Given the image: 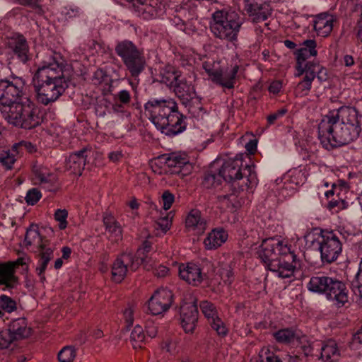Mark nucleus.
Returning <instances> with one entry per match:
<instances>
[{"label": "nucleus", "instance_id": "dca6fc26", "mask_svg": "<svg viewBox=\"0 0 362 362\" xmlns=\"http://www.w3.org/2000/svg\"><path fill=\"white\" fill-rule=\"evenodd\" d=\"M349 291L346 284L335 279L331 291L328 292L327 300L331 301L337 308L348 307L350 305Z\"/></svg>", "mask_w": 362, "mask_h": 362}, {"label": "nucleus", "instance_id": "b1692460", "mask_svg": "<svg viewBox=\"0 0 362 362\" xmlns=\"http://www.w3.org/2000/svg\"><path fill=\"white\" fill-rule=\"evenodd\" d=\"M169 88L182 100L189 101L192 99V95L194 93V87L182 77V74Z\"/></svg>", "mask_w": 362, "mask_h": 362}, {"label": "nucleus", "instance_id": "de8ad7c7", "mask_svg": "<svg viewBox=\"0 0 362 362\" xmlns=\"http://www.w3.org/2000/svg\"><path fill=\"white\" fill-rule=\"evenodd\" d=\"M39 185L49 192H56L59 188L57 177L54 174L49 175V178L44 180Z\"/></svg>", "mask_w": 362, "mask_h": 362}, {"label": "nucleus", "instance_id": "ea45409f", "mask_svg": "<svg viewBox=\"0 0 362 362\" xmlns=\"http://www.w3.org/2000/svg\"><path fill=\"white\" fill-rule=\"evenodd\" d=\"M199 307L205 317L207 318L208 322L218 317L216 308L211 302L203 300L200 303Z\"/></svg>", "mask_w": 362, "mask_h": 362}, {"label": "nucleus", "instance_id": "a19ab883", "mask_svg": "<svg viewBox=\"0 0 362 362\" xmlns=\"http://www.w3.org/2000/svg\"><path fill=\"white\" fill-rule=\"evenodd\" d=\"M62 14L64 16L66 21H69L81 18L83 16V12L78 6H69L64 7L62 12Z\"/></svg>", "mask_w": 362, "mask_h": 362}, {"label": "nucleus", "instance_id": "7ed1b4c3", "mask_svg": "<svg viewBox=\"0 0 362 362\" xmlns=\"http://www.w3.org/2000/svg\"><path fill=\"white\" fill-rule=\"evenodd\" d=\"M144 110L157 129L166 136L173 137L186 129V117L180 112L177 103L172 98L149 100Z\"/></svg>", "mask_w": 362, "mask_h": 362}, {"label": "nucleus", "instance_id": "79ce46f5", "mask_svg": "<svg viewBox=\"0 0 362 362\" xmlns=\"http://www.w3.org/2000/svg\"><path fill=\"white\" fill-rule=\"evenodd\" d=\"M130 339L132 341L134 348L141 347V344L144 342L145 339V334L143 328L140 325H137L134 327L130 335Z\"/></svg>", "mask_w": 362, "mask_h": 362}, {"label": "nucleus", "instance_id": "052dcab7", "mask_svg": "<svg viewBox=\"0 0 362 362\" xmlns=\"http://www.w3.org/2000/svg\"><path fill=\"white\" fill-rule=\"evenodd\" d=\"M151 250V243L148 241L145 240L143 244L142 247L139 248L137 250V252L135 255H134V257H144V262L146 261V259L147 257L146 253H148Z\"/></svg>", "mask_w": 362, "mask_h": 362}, {"label": "nucleus", "instance_id": "bb28decb", "mask_svg": "<svg viewBox=\"0 0 362 362\" xmlns=\"http://www.w3.org/2000/svg\"><path fill=\"white\" fill-rule=\"evenodd\" d=\"M238 70V64L234 65L229 71L220 69L218 76L214 78V83L228 89L233 88Z\"/></svg>", "mask_w": 362, "mask_h": 362}, {"label": "nucleus", "instance_id": "423d86ee", "mask_svg": "<svg viewBox=\"0 0 362 362\" xmlns=\"http://www.w3.org/2000/svg\"><path fill=\"white\" fill-rule=\"evenodd\" d=\"M244 154H238L233 159H228L219 169L220 176L226 182H235L243 181L239 185L240 189H252L257 185L258 179L255 171V165H243Z\"/></svg>", "mask_w": 362, "mask_h": 362}, {"label": "nucleus", "instance_id": "774afa93", "mask_svg": "<svg viewBox=\"0 0 362 362\" xmlns=\"http://www.w3.org/2000/svg\"><path fill=\"white\" fill-rule=\"evenodd\" d=\"M169 272V269L164 265H158L154 269V274L158 277H164Z\"/></svg>", "mask_w": 362, "mask_h": 362}, {"label": "nucleus", "instance_id": "f704fd0d", "mask_svg": "<svg viewBox=\"0 0 362 362\" xmlns=\"http://www.w3.org/2000/svg\"><path fill=\"white\" fill-rule=\"evenodd\" d=\"M141 4L144 6L143 10L148 13L151 17L156 18L160 16L165 8L162 0H140Z\"/></svg>", "mask_w": 362, "mask_h": 362}, {"label": "nucleus", "instance_id": "cd10ccee", "mask_svg": "<svg viewBox=\"0 0 362 362\" xmlns=\"http://www.w3.org/2000/svg\"><path fill=\"white\" fill-rule=\"evenodd\" d=\"M340 350L333 339L325 341L321 347V358L325 362H339Z\"/></svg>", "mask_w": 362, "mask_h": 362}, {"label": "nucleus", "instance_id": "864d4df0", "mask_svg": "<svg viewBox=\"0 0 362 362\" xmlns=\"http://www.w3.org/2000/svg\"><path fill=\"white\" fill-rule=\"evenodd\" d=\"M92 81L94 84L97 85L102 84L103 83L107 84L108 82L112 81L106 72L101 69H99L94 72Z\"/></svg>", "mask_w": 362, "mask_h": 362}, {"label": "nucleus", "instance_id": "3c124183", "mask_svg": "<svg viewBox=\"0 0 362 362\" xmlns=\"http://www.w3.org/2000/svg\"><path fill=\"white\" fill-rule=\"evenodd\" d=\"M214 62H204L202 64V67L207 73L211 81L214 83V78L218 76V73L220 71V68L216 66Z\"/></svg>", "mask_w": 362, "mask_h": 362}, {"label": "nucleus", "instance_id": "6e6d98bb", "mask_svg": "<svg viewBox=\"0 0 362 362\" xmlns=\"http://www.w3.org/2000/svg\"><path fill=\"white\" fill-rule=\"evenodd\" d=\"M68 212L66 209H57L54 213V218L59 222V228L64 230L67 226Z\"/></svg>", "mask_w": 362, "mask_h": 362}, {"label": "nucleus", "instance_id": "6e6552de", "mask_svg": "<svg viewBox=\"0 0 362 362\" xmlns=\"http://www.w3.org/2000/svg\"><path fill=\"white\" fill-rule=\"evenodd\" d=\"M115 52L121 59L131 77L134 80L139 78L147 66L143 49L131 40H124L116 44Z\"/></svg>", "mask_w": 362, "mask_h": 362}, {"label": "nucleus", "instance_id": "393cba45", "mask_svg": "<svg viewBox=\"0 0 362 362\" xmlns=\"http://www.w3.org/2000/svg\"><path fill=\"white\" fill-rule=\"evenodd\" d=\"M334 19L331 15L321 13L313 21L314 30L317 34L322 37H326L332 32Z\"/></svg>", "mask_w": 362, "mask_h": 362}, {"label": "nucleus", "instance_id": "f257e3e1", "mask_svg": "<svg viewBox=\"0 0 362 362\" xmlns=\"http://www.w3.org/2000/svg\"><path fill=\"white\" fill-rule=\"evenodd\" d=\"M25 82L22 78L0 79V112L14 127L34 129L42 122L39 107L25 95Z\"/></svg>", "mask_w": 362, "mask_h": 362}, {"label": "nucleus", "instance_id": "9b49d317", "mask_svg": "<svg viewBox=\"0 0 362 362\" xmlns=\"http://www.w3.org/2000/svg\"><path fill=\"white\" fill-rule=\"evenodd\" d=\"M144 257H134L131 252L122 253L112 264V280L116 283H120L129 272H135L144 263Z\"/></svg>", "mask_w": 362, "mask_h": 362}, {"label": "nucleus", "instance_id": "c03bdc74", "mask_svg": "<svg viewBox=\"0 0 362 362\" xmlns=\"http://www.w3.org/2000/svg\"><path fill=\"white\" fill-rule=\"evenodd\" d=\"M210 327L216 331L220 337H225L228 334V328L225 325L222 320L218 316L208 322Z\"/></svg>", "mask_w": 362, "mask_h": 362}, {"label": "nucleus", "instance_id": "603ef678", "mask_svg": "<svg viewBox=\"0 0 362 362\" xmlns=\"http://www.w3.org/2000/svg\"><path fill=\"white\" fill-rule=\"evenodd\" d=\"M41 197L40 191L37 188H32L27 192L25 199L28 205H35Z\"/></svg>", "mask_w": 362, "mask_h": 362}, {"label": "nucleus", "instance_id": "37998d69", "mask_svg": "<svg viewBox=\"0 0 362 362\" xmlns=\"http://www.w3.org/2000/svg\"><path fill=\"white\" fill-rule=\"evenodd\" d=\"M221 178L219 172L217 175L212 173H207L204 176L202 185L207 189L215 187L221 184Z\"/></svg>", "mask_w": 362, "mask_h": 362}, {"label": "nucleus", "instance_id": "5701e85b", "mask_svg": "<svg viewBox=\"0 0 362 362\" xmlns=\"http://www.w3.org/2000/svg\"><path fill=\"white\" fill-rule=\"evenodd\" d=\"M0 285L4 286V291L15 288L18 285L13 263H0Z\"/></svg>", "mask_w": 362, "mask_h": 362}, {"label": "nucleus", "instance_id": "72a5a7b5", "mask_svg": "<svg viewBox=\"0 0 362 362\" xmlns=\"http://www.w3.org/2000/svg\"><path fill=\"white\" fill-rule=\"evenodd\" d=\"M103 223L106 230L115 236L116 240L122 238V227L119 223L111 214H105L103 216Z\"/></svg>", "mask_w": 362, "mask_h": 362}, {"label": "nucleus", "instance_id": "f3484780", "mask_svg": "<svg viewBox=\"0 0 362 362\" xmlns=\"http://www.w3.org/2000/svg\"><path fill=\"white\" fill-rule=\"evenodd\" d=\"M179 276L189 284L197 286L202 282L204 274L198 264L188 262L179 266Z\"/></svg>", "mask_w": 362, "mask_h": 362}, {"label": "nucleus", "instance_id": "473e14b6", "mask_svg": "<svg viewBox=\"0 0 362 362\" xmlns=\"http://www.w3.org/2000/svg\"><path fill=\"white\" fill-rule=\"evenodd\" d=\"M38 252V263L36 267V272L37 274L45 273L47 264L51 259L54 257V250L49 246L44 247L37 251Z\"/></svg>", "mask_w": 362, "mask_h": 362}, {"label": "nucleus", "instance_id": "c756f323", "mask_svg": "<svg viewBox=\"0 0 362 362\" xmlns=\"http://www.w3.org/2000/svg\"><path fill=\"white\" fill-rule=\"evenodd\" d=\"M8 329L16 341L29 337L31 331L30 328L28 327L25 318L13 320Z\"/></svg>", "mask_w": 362, "mask_h": 362}, {"label": "nucleus", "instance_id": "8fccbe9b", "mask_svg": "<svg viewBox=\"0 0 362 362\" xmlns=\"http://www.w3.org/2000/svg\"><path fill=\"white\" fill-rule=\"evenodd\" d=\"M15 340L8 329L0 332V349H7Z\"/></svg>", "mask_w": 362, "mask_h": 362}, {"label": "nucleus", "instance_id": "f8f14e48", "mask_svg": "<svg viewBox=\"0 0 362 362\" xmlns=\"http://www.w3.org/2000/svg\"><path fill=\"white\" fill-rule=\"evenodd\" d=\"M159 159L168 168L169 173L180 175V177L190 174L193 168L186 154L174 152L163 154Z\"/></svg>", "mask_w": 362, "mask_h": 362}, {"label": "nucleus", "instance_id": "a211bd4d", "mask_svg": "<svg viewBox=\"0 0 362 362\" xmlns=\"http://www.w3.org/2000/svg\"><path fill=\"white\" fill-rule=\"evenodd\" d=\"M197 300L181 306V325L186 333H192L198 320Z\"/></svg>", "mask_w": 362, "mask_h": 362}, {"label": "nucleus", "instance_id": "1a4fd4ad", "mask_svg": "<svg viewBox=\"0 0 362 362\" xmlns=\"http://www.w3.org/2000/svg\"><path fill=\"white\" fill-rule=\"evenodd\" d=\"M322 117H327V121L325 123L326 129H331L334 122H341L342 124L351 126L356 129L362 131L361 119L362 114L354 106L343 105L338 109L329 110Z\"/></svg>", "mask_w": 362, "mask_h": 362}, {"label": "nucleus", "instance_id": "20e7f679", "mask_svg": "<svg viewBox=\"0 0 362 362\" xmlns=\"http://www.w3.org/2000/svg\"><path fill=\"white\" fill-rule=\"evenodd\" d=\"M256 254L265 267L277 276L287 279L294 276L297 266L296 255L288 245L274 238L264 239Z\"/></svg>", "mask_w": 362, "mask_h": 362}, {"label": "nucleus", "instance_id": "09e8293b", "mask_svg": "<svg viewBox=\"0 0 362 362\" xmlns=\"http://www.w3.org/2000/svg\"><path fill=\"white\" fill-rule=\"evenodd\" d=\"M173 216L172 211H170L166 216L159 218L156 221L157 228H160L163 232L166 233L170 228Z\"/></svg>", "mask_w": 362, "mask_h": 362}, {"label": "nucleus", "instance_id": "7c9ffc66", "mask_svg": "<svg viewBox=\"0 0 362 362\" xmlns=\"http://www.w3.org/2000/svg\"><path fill=\"white\" fill-rule=\"evenodd\" d=\"M228 234L223 229H214L210 232L204 240L207 250H215L226 241Z\"/></svg>", "mask_w": 362, "mask_h": 362}, {"label": "nucleus", "instance_id": "9d476101", "mask_svg": "<svg viewBox=\"0 0 362 362\" xmlns=\"http://www.w3.org/2000/svg\"><path fill=\"white\" fill-rule=\"evenodd\" d=\"M317 241L322 262L330 264L336 261L342 251V243L337 234L333 231H322Z\"/></svg>", "mask_w": 362, "mask_h": 362}, {"label": "nucleus", "instance_id": "58836bf2", "mask_svg": "<svg viewBox=\"0 0 362 362\" xmlns=\"http://www.w3.org/2000/svg\"><path fill=\"white\" fill-rule=\"evenodd\" d=\"M16 160L15 154L8 148H0V162L6 169H11Z\"/></svg>", "mask_w": 362, "mask_h": 362}, {"label": "nucleus", "instance_id": "a878e982", "mask_svg": "<svg viewBox=\"0 0 362 362\" xmlns=\"http://www.w3.org/2000/svg\"><path fill=\"white\" fill-rule=\"evenodd\" d=\"M317 43L314 40H306L303 42V47L295 51L296 63L301 69L300 63H304L310 57H315L317 54L316 49Z\"/></svg>", "mask_w": 362, "mask_h": 362}, {"label": "nucleus", "instance_id": "49530a36", "mask_svg": "<svg viewBox=\"0 0 362 362\" xmlns=\"http://www.w3.org/2000/svg\"><path fill=\"white\" fill-rule=\"evenodd\" d=\"M76 350L74 347H64L58 354L59 362H73L76 357Z\"/></svg>", "mask_w": 362, "mask_h": 362}, {"label": "nucleus", "instance_id": "4d7b16f0", "mask_svg": "<svg viewBox=\"0 0 362 362\" xmlns=\"http://www.w3.org/2000/svg\"><path fill=\"white\" fill-rule=\"evenodd\" d=\"M217 199L219 203L223 206L230 208L234 206V202L236 201L237 196L235 194H227L218 195Z\"/></svg>", "mask_w": 362, "mask_h": 362}, {"label": "nucleus", "instance_id": "c9c22d12", "mask_svg": "<svg viewBox=\"0 0 362 362\" xmlns=\"http://www.w3.org/2000/svg\"><path fill=\"white\" fill-rule=\"evenodd\" d=\"M329 276L324 274H317L310 277L307 288L308 291L317 294L323 292V287L327 285V280Z\"/></svg>", "mask_w": 362, "mask_h": 362}, {"label": "nucleus", "instance_id": "0eeeda50", "mask_svg": "<svg viewBox=\"0 0 362 362\" xmlns=\"http://www.w3.org/2000/svg\"><path fill=\"white\" fill-rule=\"evenodd\" d=\"M210 30L216 38L227 42H235L245 19L238 12L233 10H218L213 15Z\"/></svg>", "mask_w": 362, "mask_h": 362}, {"label": "nucleus", "instance_id": "6ab92c4d", "mask_svg": "<svg viewBox=\"0 0 362 362\" xmlns=\"http://www.w3.org/2000/svg\"><path fill=\"white\" fill-rule=\"evenodd\" d=\"M8 48L13 55L23 64L28 62L31 58L28 43L22 35H18L12 38L8 42Z\"/></svg>", "mask_w": 362, "mask_h": 362}, {"label": "nucleus", "instance_id": "412c9836", "mask_svg": "<svg viewBox=\"0 0 362 362\" xmlns=\"http://www.w3.org/2000/svg\"><path fill=\"white\" fill-rule=\"evenodd\" d=\"M88 151L87 148H83L70 154L66 160V169L72 174L81 175L86 163Z\"/></svg>", "mask_w": 362, "mask_h": 362}, {"label": "nucleus", "instance_id": "aec40b11", "mask_svg": "<svg viewBox=\"0 0 362 362\" xmlns=\"http://www.w3.org/2000/svg\"><path fill=\"white\" fill-rule=\"evenodd\" d=\"M24 245L27 248L32 245L36 246L38 251L49 246L50 241L41 235L37 225L32 223L26 230Z\"/></svg>", "mask_w": 362, "mask_h": 362}, {"label": "nucleus", "instance_id": "f03ea898", "mask_svg": "<svg viewBox=\"0 0 362 362\" xmlns=\"http://www.w3.org/2000/svg\"><path fill=\"white\" fill-rule=\"evenodd\" d=\"M64 60L57 52L50 54L42 62L35 76V90L38 103L47 105L56 101L68 87L64 76Z\"/></svg>", "mask_w": 362, "mask_h": 362}, {"label": "nucleus", "instance_id": "4468645a", "mask_svg": "<svg viewBox=\"0 0 362 362\" xmlns=\"http://www.w3.org/2000/svg\"><path fill=\"white\" fill-rule=\"evenodd\" d=\"M173 302L172 291L168 288H160L148 300V309L152 315H160L167 311Z\"/></svg>", "mask_w": 362, "mask_h": 362}, {"label": "nucleus", "instance_id": "13d9d810", "mask_svg": "<svg viewBox=\"0 0 362 362\" xmlns=\"http://www.w3.org/2000/svg\"><path fill=\"white\" fill-rule=\"evenodd\" d=\"M161 199H162V202H163V208L165 211L170 209V207L172 206V204H173V202L175 201V197H174L173 194H172L169 190H165L163 193V194L161 196Z\"/></svg>", "mask_w": 362, "mask_h": 362}, {"label": "nucleus", "instance_id": "a18cd8bd", "mask_svg": "<svg viewBox=\"0 0 362 362\" xmlns=\"http://www.w3.org/2000/svg\"><path fill=\"white\" fill-rule=\"evenodd\" d=\"M0 307L4 311L11 313L17 309V303L15 300L6 295L0 296Z\"/></svg>", "mask_w": 362, "mask_h": 362}, {"label": "nucleus", "instance_id": "4c0bfd02", "mask_svg": "<svg viewBox=\"0 0 362 362\" xmlns=\"http://www.w3.org/2000/svg\"><path fill=\"white\" fill-rule=\"evenodd\" d=\"M32 170L35 176V180L38 184L44 181V180L49 178V175L54 174L47 168L37 163L33 165Z\"/></svg>", "mask_w": 362, "mask_h": 362}, {"label": "nucleus", "instance_id": "2f4dec72", "mask_svg": "<svg viewBox=\"0 0 362 362\" xmlns=\"http://www.w3.org/2000/svg\"><path fill=\"white\" fill-rule=\"evenodd\" d=\"M272 337L276 342L284 344L293 343L299 338L296 329L293 327L284 328L274 332L272 333Z\"/></svg>", "mask_w": 362, "mask_h": 362}, {"label": "nucleus", "instance_id": "338daca9", "mask_svg": "<svg viewBox=\"0 0 362 362\" xmlns=\"http://www.w3.org/2000/svg\"><path fill=\"white\" fill-rule=\"evenodd\" d=\"M16 2L23 6H28L34 9L41 10L37 0H16Z\"/></svg>", "mask_w": 362, "mask_h": 362}, {"label": "nucleus", "instance_id": "4be33fe9", "mask_svg": "<svg viewBox=\"0 0 362 362\" xmlns=\"http://www.w3.org/2000/svg\"><path fill=\"white\" fill-rule=\"evenodd\" d=\"M185 226L189 231L195 235H200L206 229V221L202 216V213L198 209H192L185 219Z\"/></svg>", "mask_w": 362, "mask_h": 362}, {"label": "nucleus", "instance_id": "69168bd1", "mask_svg": "<svg viewBox=\"0 0 362 362\" xmlns=\"http://www.w3.org/2000/svg\"><path fill=\"white\" fill-rule=\"evenodd\" d=\"M23 144H22V141L14 144L11 148L9 149L10 151H12L15 154V158L17 159V158L21 157L23 154Z\"/></svg>", "mask_w": 362, "mask_h": 362}, {"label": "nucleus", "instance_id": "bf43d9fd", "mask_svg": "<svg viewBox=\"0 0 362 362\" xmlns=\"http://www.w3.org/2000/svg\"><path fill=\"white\" fill-rule=\"evenodd\" d=\"M124 319L126 323L127 328H129L133 325L134 322V309L131 305H128L123 311Z\"/></svg>", "mask_w": 362, "mask_h": 362}, {"label": "nucleus", "instance_id": "ddd939ff", "mask_svg": "<svg viewBox=\"0 0 362 362\" xmlns=\"http://www.w3.org/2000/svg\"><path fill=\"white\" fill-rule=\"evenodd\" d=\"M243 9L254 23L267 21L272 13L270 3L263 0H244Z\"/></svg>", "mask_w": 362, "mask_h": 362}, {"label": "nucleus", "instance_id": "5fc2aeb1", "mask_svg": "<svg viewBox=\"0 0 362 362\" xmlns=\"http://www.w3.org/2000/svg\"><path fill=\"white\" fill-rule=\"evenodd\" d=\"M188 110L193 117H199L202 115L204 108L201 104V101L196 98L194 100H191Z\"/></svg>", "mask_w": 362, "mask_h": 362}, {"label": "nucleus", "instance_id": "0e129e2a", "mask_svg": "<svg viewBox=\"0 0 362 362\" xmlns=\"http://www.w3.org/2000/svg\"><path fill=\"white\" fill-rule=\"evenodd\" d=\"M221 275L226 283L230 284L233 282V272L229 267L222 269Z\"/></svg>", "mask_w": 362, "mask_h": 362}, {"label": "nucleus", "instance_id": "e433bc0d", "mask_svg": "<svg viewBox=\"0 0 362 362\" xmlns=\"http://www.w3.org/2000/svg\"><path fill=\"white\" fill-rule=\"evenodd\" d=\"M132 100L131 93L127 90H122L117 93L113 95L115 103L112 105L114 112H120L121 109L130 103Z\"/></svg>", "mask_w": 362, "mask_h": 362}, {"label": "nucleus", "instance_id": "2eb2a0df", "mask_svg": "<svg viewBox=\"0 0 362 362\" xmlns=\"http://www.w3.org/2000/svg\"><path fill=\"white\" fill-rule=\"evenodd\" d=\"M319 66L320 64L317 62H308L305 64V62L300 63V69L298 66V64H296V73L295 76L299 77L305 74L303 79L298 83L297 88L302 92H305V94L311 89L312 83L316 76Z\"/></svg>", "mask_w": 362, "mask_h": 362}, {"label": "nucleus", "instance_id": "39448f33", "mask_svg": "<svg viewBox=\"0 0 362 362\" xmlns=\"http://www.w3.org/2000/svg\"><path fill=\"white\" fill-rule=\"evenodd\" d=\"M327 117H322L317 126V136L320 144L326 150L331 151L336 148L347 145L356 141L361 132L354 127L334 122L331 129H326Z\"/></svg>", "mask_w": 362, "mask_h": 362}, {"label": "nucleus", "instance_id": "c85d7f7f", "mask_svg": "<svg viewBox=\"0 0 362 362\" xmlns=\"http://www.w3.org/2000/svg\"><path fill=\"white\" fill-rule=\"evenodd\" d=\"M180 75V71L170 64H167L160 68L156 80L170 87Z\"/></svg>", "mask_w": 362, "mask_h": 362}, {"label": "nucleus", "instance_id": "680f3d73", "mask_svg": "<svg viewBox=\"0 0 362 362\" xmlns=\"http://www.w3.org/2000/svg\"><path fill=\"white\" fill-rule=\"evenodd\" d=\"M361 346H362V325L356 333L354 334L352 341L350 344V347L354 349H357Z\"/></svg>", "mask_w": 362, "mask_h": 362}, {"label": "nucleus", "instance_id": "e2e57ef3", "mask_svg": "<svg viewBox=\"0 0 362 362\" xmlns=\"http://www.w3.org/2000/svg\"><path fill=\"white\" fill-rule=\"evenodd\" d=\"M287 112V110L286 108H282L277 110L276 112H274L269 115L267 117V122L269 124H273L274 122L281 117L284 116Z\"/></svg>", "mask_w": 362, "mask_h": 362}]
</instances>
